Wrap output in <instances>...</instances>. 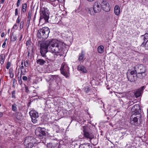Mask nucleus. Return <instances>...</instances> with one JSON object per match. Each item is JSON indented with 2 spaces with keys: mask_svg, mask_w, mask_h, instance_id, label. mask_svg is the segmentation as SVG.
Returning a JSON list of instances; mask_svg holds the SVG:
<instances>
[{
  "mask_svg": "<svg viewBox=\"0 0 148 148\" xmlns=\"http://www.w3.org/2000/svg\"><path fill=\"white\" fill-rule=\"evenodd\" d=\"M24 62H23V61H22L21 62V66H23V64H24Z\"/></svg>",
  "mask_w": 148,
  "mask_h": 148,
  "instance_id": "obj_56",
  "label": "nucleus"
},
{
  "mask_svg": "<svg viewBox=\"0 0 148 148\" xmlns=\"http://www.w3.org/2000/svg\"><path fill=\"white\" fill-rule=\"evenodd\" d=\"M40 21L43 19L46 22L48 21L49 15L47 9L44 8H41L40 10Z\"/></svg>",
  "mask_w": 148,
  "mask_h": 148,
  "instance_id": "obj_2",
  "label": "nucleus"
},
{
  "mask_svg": "<svg viewBox=\"0 0 148 148\" xmlns=\"http://www.w3.org/2000/svg\"><path fill=\"white\" fill-rule=\"evenodd\" d=\"M40 29L38 30L37 34V36L38 38H39L40 39H44L43 38L44 35H43V33L42 34L41 32L40 31Z\"/></svg>",
  "mask_w": 148,
  "mask_h": 148,
  "instance_id": "obj_27",
  "label": "nucleus"
},
{
  "mask_svg": "<svg viewBox=\"0 0 148 148\" xmlns=\"http://www.w3.org/2000/svg\"><path fill=\"white\" fill-rule=\"evenodd\" d=\"M84 89L86 93H88L90 90V87L88 86L84 87Z\"/></svg>",
  "mask_w": 148,
  "mask_h": 148,
  "instance_id": "obj_39",
  "label": "nucleus"
},
{
  "mask_svg": "<svg viewBox=\"0 0 148 148\" xmlns=\"http://www.w3.org/2000/svg\"><path fill=\"white\" fill-rule=\"evenodd\" d=\"M3 115V113L0 112V118Z\"/></svg>",
  "mask_w": 148,
  "mask_h": 148,
  "instance_id": "obj_54",
  "label": "nucleus"
},
{
  "mask_svg": "<svg viewBox=\"0 0 148 148\" xmlns=\"http://www.w3.org/2000/svg\"><path fill=\"white\" fill-rule=\"evenodd\" d=\"M36 133H37V131H36Z\"/></svg>",
  "mask_w": 148,
  "mask_h": 148,
  "instance_id": "obj_64",
  "label": "nucleus"
},
{
  "mask_svg": "<svg viewBox=\"0 0 148 148\" xmlns=\"http://www.w3.org/2000/svg\"><path fill=\"white\" fill-rule=\"evenodd\" d=\"M93 8V10L95 13L99 12L101 9L100 3L97 1L95 2L94 4Z\"/></svg>",
  "mask_w": 148,
  "mask_h": 148,
  "instance_id": "obj_14",
  "label": "nucleus"
},
{
  "mask_svg": "<svg viewBox=\"0 0 148 148\" xmlns=\"http://www.w3.org/2000/svg\"><path fill=\"white\" fill-rule=\"evenodd\" d=\"M34 12L32 10H30L28 13V19H29V21L32 17V16Z\"/></svg>",
  "mask_w": 148,
  "mask_h": 148,
  "instance_id": "obj_36",
  "label": "nucleus"
},
{
  "mask_svg": "<svg viewBox=\"0 0 148 148\" xmlns=\"http://www.w3.org/2000/svg\"><path fill=\"white\" fill-rule=\"evenodd\" d=\"M24 63V65L25 67L28 68L29 66V64L28 61L27 60L25 61Z\"/></svg>",
  "mask_w": 148,
  "mask_h": 148,
  "instance_id": "obj_37",
  "label": "nucleus"
},
{
  "mask_svg": "<svg viewBox=\"0 0 148 148\" xmlns=\"http://www.w3.org/2000/svg\"><path fill=\"white\" fill-rule=\"evenodd\" d=\"M36 14V13H35V15H34V20L35 19Z\"/></svg>",
  "mask_w": 148,
  "mask_h": 148,
  "instance_id": "obj_55",
  "label": "nucleus"
},
{
  "mask_svg": "<svg viewBox=\"0 0 148 148\" xmlns=\"http://www.w3.org/2000/svg\"><path fill=\"white\" fill-rule=\"evenodd\" d=\"M60 0H58V1H60ZM64 0H62H62H61V1H64Z\"/></svg>",
  "mask_w": 148,
  "mask_h": 148,
  "instance_id": "obj_60",
  "label": "nucleus"
},
{
  "mask_svg": "<svg viewBox=\"0 0 148 148\" xmlns=\"http://www.w3.org/2000/svg\"><path fill=\"white\" fill-rule=\"evenodd\" d=\"M101 7L106 12L109 11L110 10V8L109 4L106 1H103L101 3Z\"/></svg>",
  "mask_w": 148,
  "mask_h": 148,
  "instance_id": "obj_11",
  "label": "nucleus"
},
{
  "mask_svg": "<svg viewBox=\"0 0 148 148\" xmlns=\"http://www.w3.org/2000/svg\"><path fill=\"white\" fill-rule=\"evenodd\" d=\"M134 114H133L131 117L130 119V123L131 124L134 125H137L138 124V116H134Z\"/></svg>",
  "mask_w": 148,
  "mask_h": 148,
  "instance_id": "obj_15",
  "label": "nucleus"
},
{
  "mask_svg": "<svg viewBox=\"0 0 148 148\" xmlns=\"http://www.w3.org/2000/svg\"><path fill=\"white\" fill-rule=\"evenodd\" d=\"M87 1H94V0H87Z\"/></svg>",
  "mask_w": 148,
  "mask_h": 148,
  "instance_id": "obj_58",
  "label": "nucleus"
},
{
  "mask_svg": "<svg viewBox=\"0 0 148 148\" xmlns=\"http://www.w3.org/2000/svg\"><path fill=\"white\" fill-rule=\"evenodd\" d=\"M5 0H1L0 3L3 4L4 3Z\"/></svg>",
  "mask_w": 148,
  "mask_h": 148,
  "instance_id": "obj_51",
  "label": "nucleus"
},
{
  "mask_svg": "<svg viewBox=\"0 0 148 148\" xmlns=\"http://www.w3.org/2000/svg\"><path fill=\"white\" fill-rule=\"evenodd\" d=\"M64 47V45L62 42L53 40H48L40 44V53L42 56L45 57L46 53L49 49L50 51L55 53L54 58H56L58 56H61L60 53Z\"/></svg>",
  "mask_w": 148,
  "mask_h": 148,
  "instance_id": "obj_1",
  "label": "nucleus"
},
{
  "mask_svg": "<svg viewBox=\"0 0 148 148\" xmlns=\"http://www.w3.org/2000/svg\"><path fill=\"white\" fill-rule=\"evenodd\" d=\"M36 62L38 64L42 65L45 64L46 61L42 59H40L37 60Z\"/></svg>",
  "mask_w": 148,
  "mask_h": 148,
  "instance_id": "obj_26",
  "label": "nucleus"
},
{
  "mask_svg": "<svg viewBox=\"0 0 148 148\" xmlns=\"http://www.w3.org/2000/svg\"><path fill=\"white\" fill-rule=\"evenodd\" d=\"M27 4L26 3L23 4L22 5V11L23 12H25L26 11Z\"/></svg>",
  "mask_w": 148,
  "mask_h": 148,
  "instance_id": "obj_31",
  "label": "nucleus"
},
{
  "mask_svg": "<svg viewBox=\"0 0 148 148\" xmlns=\"http://www.w3.org/2000/svg\"><path fill=\"white\" fill-rule=\"evenodd\" d=\"M136 73L137 76V78L138 77L140 79H143L146 75L145 73Z\"/></svg>",
  "mask_w": 148,
  "mask_h": 148,
  "instance_id": "obj_21",
  "label": "nucleus"
},
{
  "mask_svg": "<svg viewBox=\"0 0 148 148\" xmlns=\"http://www.w3.org/2000/svg\"><path fill=\"white\" fill-rule=\"evenodd\" d=\"M77 69L78 70L81 71L82 73H86L87 72V70L86 67L82 65H79L78 66Z\"/></svg>",
  "mask_w": 148,
  "mask_h": 148,
  "instance_id": "obj_17",
  "label": "nucleus"
},
{
  "mask_svg": "<svg viewBox=\"0 0 148 148\" xmlns=\"http://www.w3.org/2000/svg\"><path fill=\"white\" fill-rule=\"evenodd\" d=\"M60 71L61 74L66 78L69 76V68L66 64L63 63L62 64L60 68Z\"/></svg>",
  "mask_w": 148,
  "mask_h": 148,
  "instance_id": "obj_3",
  "label": "nucleus"
},
{
  "mask_svg": "<svg viewBox=\"0 0 148 148\" xmlns=\"http://www.w3.org/2000/svg\"><path fill=\"white\" fill-rule=\"evenodd\" d=\"M58 145L53 143H49L47 145L48 148H59L57 147Z\"/></svg>",
  "mask_w": 148,
  "mask_h": 148,
  "instance_id": "obj_25",
  "label": "nucleus"
},
{
  "mask_svg": "<svg viewBox=\"0 0 148 148\" xmlns=\"http://www.w3.org/2000/svg\"><path fill=\"white\" fill-rule=\"evenodd\" d=\"M28 71V68L25 67V68L21 71V75H25L26 73Z\"/></svg>",
  "mask_w": 148,
  "mask_h": 148,
  "instance_id": "obj_32",
  "label": "nucleus"
},
{
  "mask_svg": "<svg viewBox=\"0 0 148 148\" xmlns=\"http://www.w3.org/2000/svg\"><path fill=\"white\" fill-rule=\"evenodd\" d=\"M40 32L43 33L44 35L43 38L44 39L47 38L50 32V30L47 27H44L40 29Z\"/></svg>",
  "mask_w": 148,
  "mask_h": 148,
  "instance_id": "obj_10",
  "label": "nucleus"
},
{
  "mask_svg": "<svg viewBox=\"0 0 148 148\" xmlns=\"http://www.w3.org/2000/svg\"><path fill=\"white\" fill-rule=\"evenodd\" d=\"M83 135L84 136L87 138L89 139L90 140L93 138L94 136L93 134L88 130L84 129L83 130Z\"/></svg>",
  "mask_w": 148,
  "mask_h": 148,
  "instance_id": "obj_9",
  "label": "nucleus"
},
{
  "mask_svg": "<svg viewBox=\"0 0 148 148\" xmlns=\"http://www.w3.org/2000/svg\"><path fill=\"white\" fill-rule=\"evenodd\" d=\"M13 71L12 68H11L9 69V73L10 75V77L11 78H12L14 76Z\"/></svg>",
  "mask_w": 148,
  "mask_h": 148,
  "instance_id": "obj_33",
  "label": "nucleus"
},
{
  "mask_svg": "<svg viewBox=\"0 0 148 148\" xmlns=\"http://www.w3.org/2000/svg\"><path fill=\"white\" fill-rule=\"evenodd\" d=\"M22 79L24 81H27V77L26 76H23L22 77Z\"/></svg>",
  "mask_w": 148,
  "mask_h": 148,
  "instance_id": "obj_47",
  "label": "nucleus"
},
{
  "mask_svg": "<svg viewBox=\"0 0 148 148\" xmlns=\"http://www.w3.org/2000/svg\"><path fill=\"white\" fill-rule=\"evenodd\" d=\"M29 113L32 118V122L33 123H36L37 121V119L39 117L38 113L34 110H31Z\"/></svg>",
  "mask_w": 148,
  "mask_h": 148,
  "instance_id": "obj_6",
  "label": "nucleus"
},
{
  "mask_svg": "<svg viewBox=\"0 0 148 148\" xmlns=\"http://www.w3.org/2000/svg\"><path fill=\"white\" fill-rule=\"evenodd\" d=\"M11 65V63L10 62H8L6 64V68L8 69H9L10 67V66Z\"/></svg>",
  "mask_w": 148,
  "mask_h": 148,
  "instance_id": "obj_41",
  "label": "nucleus"
},
{
  "mask_svg": "<svg viewBox=\"0 0 148 148\" xmlns=\"http://www.w3.org/2000/svg\"><path fill=\"white\" fill-rule=\"evenodd\" d=\"M40 134H38V135L40 136H44L46 134V133L45 131L42 130H40Z\"/></svg>",
  "mask_w": 148,
  "mask_h": 148,
  "instance_id": "obj_38",
  "label": "nucleus"
},
{
  "mask_svg": "<svg viewBox=\"0 0 148 148\" xmlns=\"http://www.w3.org/2000/svg\"><path fill=\"white\" fill-rule=\"evenodd\" d=\"M141 115H140V117H141Z\"/></svg>",
  "mask_w": 148,
  "mask_h": 148,
  "instance_id": "obj_63",
  "label": "nucleus"
},
{
  "mask_svg": "<svg viewBox=\"0 0 148 148\" xmlns=\"http://www.w3.org/2000/svg\"><path fill=\"white\" fill-rule=\"evenodd\" d=\"M18 14V9L16 8L15 10V16H17Z\"/></svg>",
  "mask_w": 148,
  "mask_h": 148,
  "instance_id": "obj_48",
  "label": "nucleus"
},
{
  "mask_svg": "<svg viewBox=\"0 0 148 148\" xmlns=\"http://www.w3.org/2000/svg\"><path fill=\"white\" fill-rule=\"evenodd\" d=\"M85 54L84 51L83 50H82L81 53L79 54L78 60L80 61H83L85 59Z\"/></svg>",
  "mask_w": 148,
  "mask_h": 148,
  "instance_id": "obj_16",
  "label": "nucleus"
},
{
  "mask_svg": "<svg viewBox=\"0 0 148 148\" xmlns=\"http://www.w3.org/2000/svg\"><path fill=\"white\" fill-rule=\"evenodd\" d=\"M20 16H18L16 20V23H19L20 22Z\"/></svg>",
  "mask_w": 148,
  "mask_h": 148,
  "instance_id": "obj_44",
  "label": "nucleus"
},
{
  "mask_svg": "<svg viewBox=\"0 0 148 148\" xmlns=\"http://www.w3.org/2000/svg\"><path fill=\"white\" fill-rule=\"evenodd\" d=\"M128 80L131 82H135L137 79V76L134 70L131 71L127 74Z\"/></svg>",
  "mask_w": 148,
  "mask_h": 148,
  "instance_id": "obj_4",
  "label": "nucleus"
},
{
  "mask_svg": "<svg viewBox=\"0 0 148 148\" xmlns=\"http://www.w3.org/2000/svg\"><path fill=\"white\" fill-rule=\"evenodd\" d=\"M59 1L58 0H53L51 2V4L54 6H56L58 4Z\"/></svg>",
  "mask_w": 148,
  "mask_h": 148,
  "instance_id": "obj_35",
  "label": "nucleus"
},
{
  "mask_svg": "<svg viewBox=\"0 0 148 148\" xmlns=\"http://www.w3.org/2000/svg\"><path fill=\"white\" fill-rule=\"evenodd\" d=\"M12 110L14 112L17 111V105L15 103H13L12 106Z\"/></svg>",
  "mask_w": 148,
  "mask_h": 148,
  "instance_id": "obj_34",
  "label": "nucleus"
},
{
  "mask_svg": "<svg viewBox=\"0 0 148 148\" xmlns=\"http://www.w3.org/2000/svg\"><path fill=\"white\" fill-rule=\"evenodd\" d=\"M24 21H22L20 23V29H21L23 28V25H24Z\"/></svg>",
  "mask_w": 148,
  "mask_h": 148,
  "instance_id": "obj_43",
  "label": "nucleus"
},
{
  "mask_svg": "<svg viewBox=\"0 0 148 148\" xmlns=\"http://www.w3.org/2000/svg\"><path fill=\"white\" fill-rule=\"evenodd\" d=\"M21 1V0H18L16 4V6L17 7H19L20 5Z\"/></svg>",
  "mask_w": 148,
  "mask_h": 148,
  "instance_id": "obj_45",
  "label": "nucleus"
},
{
  "mask_svg": "<svg viewBox=\"0 0 148 148\" xmlns=\"http://www.w3.org/2000/svg\"><path fill=\"white\" fill-rule=\"evenodd\" d=\"M1 106V104L0 103V107Z\"/></svg>",
  "mask_w": 148,
  "mask_h": 148,
  "instance_id": "obj_62",
  "label": "nucleus"
},
{
  "mask_svg": "<svg viewBox=\"0 0 148 148\" xmlns=\"http://www.w3.org/2000/svg\"><path fill=\"white\" fill-rule=\"evenodd\" d=\"M22 35H21L20 36V39H19V40H21V39H22Z\"/></svg>",
  "mask_w": 148,
  "mask_h": 148,
  "instance_id": "obj_57",
  "label": "nucleus"
},
{
  "mask_svg": "<svg viewBox=\"0 0 148 148\" xmlns=\"http://www.w3.org/2000/svg\"><path fill=\"white\" fill-rule=\"evenodd\" d=\"M120 12V9L118 5H116L114 8V12L115 14L117 16L119 15Z\"/></svg>",
  "mask_w": 148,
  "mask_h": 148,
  "instance_id": "obj_20",
  "label": "nucleus"
},
{
  "mask_svg": "<svg viewBox=\"0 0 148 148\" xmlns=\"http://www.w3.org/2000/svg\"><path fill=\"white\" fill-rule=\"evenodd\" d=\"M140 37L143 40V42L141 45L142 47H145L147 48L148 50V33H146L143 35H142Z\"/></svg>",
  "mask_w": 148,
  "mask_h": 148,
  "instance_id": "obj_7",
  "label": "nucleus"
},
{
  "mask_svg": "<svg viewBox=\"0 0 148 148\" xmlns=\"http://www.w3.org/2000/svg\"><path fill=\"white\" fill-rule=\"evenodd\" d=\"M1 121H0V126H1Z\"/></svg>",
  "mask_w": 148,
  "mask_h": 148,
  "instance_id": "obj_61",
  "label": "nucleus"
},
{
  "mask_svg": "<svg viewBox=\"0 0 148 148\" xmlns=\"http://www.w3.org/2000/svg\"><path fill=\"white\" fill-rule=\"evenodd\" d=\"M8 40V39L7 38H6L5 39V41H5V42H6V41H7Z\"/></svg>",
  "mask_w": 148,
  "mask_h": 148,
  "instance_id": "obj_59",
  "label": "nucleus"
},
{
  "mask_svg": "<svg viewBox=\"0 0 148 148\" xmlns=\"http://www.w3.org/2000/svg\"><path fill=\"white\" fill-rule=\"evenodd\" d=\"M145 87L143 86L137 89L134 92V94L136 97L137 98L140 96L143 93V91L144 90Z\"/></svg>",
  "mask_w": 148,
  "mask_h": 148,
  "instance_id": "obj_13",
  "label": "nucleus"
},
{
  "mask_svg": "<svg viewBox=\"0 0 148 148\" xmlns=\"http://www.w3.org/2000/svg\"><path fill=\"white\" fill-rule=\"evenodd\" d=\"M18 82L20 84H21L22 83V81L21 78L20 79L18 80Z\"/></svg>",
  "mask_w": 148,
  "mask_h": 148,
  "instance_id": "obj_50",
  "label": "nucleus"
},
{
  "mask_svg": "<svg viewBox=\"0 0 148 148\" xmlns=\"http://www.w3.org/2000/svg\"><path fill=\"white\" fill-rule=\"evenodd\" d=\"M24 68H25V67L23 66H21L20 68H21V71L22 70H23Z\"/></svg>",
  "mask_w": 148,
  "mask_h": 148,
  "instance_id": "obj_53",
  "label": "nucleus"
},
{
  "mask_svg": "<svg viewBox=\"0 0 148 148\" xmlns=\"http://www.w3.org/2000/svg\"><path fill=\"white\" fill-rule=\"evenodd\" d=\"M26 44L27 46H28L27 49L31 47L32 49V41L30 40H27L26 42Z\"/></svg>",
  "mask_w": 148,
  "mask_h": 148,
  "instance_id": "obj_30",
  "label": "nucleus"
},
{
  "mask_svg": "<svg viewBox=\"0 0 148 148\" xmlns=\"http://www.w3.org/2000/svg\"><path fill=\"white\" fill-rule=\"evenodd\" d=\"M145 68L142 65H137L134 68V71L136 73H145Z\"/></svg>",
  "mask_w": 148,
  "mask_h": 148,
  "instance_id": "obj_8",
  "label": "nucleus"
},
{
  "mask_svg": "<svg viewBox=\"0 0 148 148\" xmlns=\"http://www.w3.org/2000/svg\"><path fill=\"white\" fill-rule=\"evenodd\" d=\"M5 35V33L4 32H3L1 34V37H4V36Z\"/></svg>",
  "mask_w": 148,
  "mask_h": 148,
  "instance_id": "obj_52",
  "label": "nucleus"
},
{
  "mask_svg": "<svg viewBox=\"0 0 148 148\" xmlns=\"http://www.w3.org/2000/svg\"><path fill=\"white\" fill-rule=\"evenodd\" d=\"M18 25L16 24H14V26L12 27V29H17V27H18Z\"/></svg>",
  "mask_w": 148,
  "mask_h": 148,
  "instance_id": "obj_46",
  "label": "nucleus"
},
{
  "mask_svg": "<svg viewBox=\"0 0 148 148\" xmlns=\"http://www.w3.org/2000/svg\"><path fill=\"white\" fill-rule=\"evenodd\" d=\"M6 42L5 41H4L2 45V47L3 48H5V45H6Z\"/></svg>",
  "mask_w": 148,
  "mask_h": 148,
  "instance_id": "obj_49",
  "label": "nucleus"
},
{
  "mask_svg": "<svg viewBox=\"0 0 148 148\" xmlns=\"http://www.w3.org/2000/svg\"><path fill=\"white\" fill-rule=\"evenodd\" d=\"M85 10L87 12L91 15H94L95 13L93 10V8L91 7L86 8Z\"/></svg>",
  "mask_w": 148,
  "mask_h": 148,
  "instance_id": "obj_18",
  "label": "nucleus"
},
{
  "mask_svg": "<svg viewBox=\"0 0 148 148\" xmlns=\"http://www.w3.org/2000/svg\"><path fill=\"white\" fill-rule=\"evenodd\" d=\"M5 56L4 54L0 55V63L2 65L4 63Z\"/></svg>",
  "mask_w": 148,
  "mask_h": 148,
  "instance_id": "obj_24",
  "label": "nucleus"
},
{
  "mask_svg": "<svg viewBox=\"0 0 148 148\" xmlns=\"http://www.w3.org/2000/svg\"><path fill=\"white\" fill-rule=\"evenodd\" d=\"M82 8V6L80 4L79 7L78 9L77 10H75V12H79L81 10Z\"/></svg>",
  "mask_w": 148,
  "mask_h": 148,
  "instance_id": "obj_42",
  "label": "nucleus"
},
{
  "mask_svg": "<svg viewBox=\"0 0 148 148\" xmlns=\"http://www.w3.org/2000/svg\"><path fill=\"white\" fill-rule=\"evenodd\" d=\"M15 93L16 92L14 90L12 91V98L14 99L16 98Z\"/></svg>",
  "mask_w": 148,
  "mask_h": 148,
  "instance_id": "obj_40",
  "label": "nucleus"
},
{
  "mask_svg": "<svg viewBox=\"0 0 148 148\" xmlns=\"http://www.w3.org/2000/svg\"><path fill=\"white\" fill-rule=\"evenodd\" d=\"M25 91L28 93H29L32 92V90L34 88L33 86H30L28 87L26 85L25 86Z\"/></svg>",
  "mask_w": 148,
  "mask_h": 148,
  "instance_id": "obj_23",
  "label": "nucleus"
},
{
  "mask_svg": "<svg viewBox=\"0 0 148 148\" xmlns=\"http://www.w3.org/2000/svg\"><path fill=\"white\" fill-rule=\"evenodd\" d=\"M33 138L29 136L25 138L24 142V144L26 148H32L34 146L33 144Z\"/></svg>",
  "mask_w": 148,
  "mask_h": 148,
  "instance_id": "obj_5",
  "label": "nucleus"
},
{
  "mask_svg": "<svg viewBox=\"0 0 148 148\" xmlns=\"http://www.w3.org/2000/svg\"><path fill=\"white\" fill-rule=\"evenodd\" d=\"M104 47L103 45H101L99 46L98 48V51L99 53H102L104 51Z\"/></svg>",
  "mask_w": 148,
  "mask_h": 148,
  "instance_id": "obj_28",
  "label": "nucleus"
},
{
  "mask_svg": "<svg viewBox=\"0 0 148 148\" xmlns=\"http://www.w3.org/2000/svg\"><path fill=\"white\" fill-rule=\"evenodd\" d=\"M53 81H55L56 84H58V83L60 81V78L58 75H52L51 76V79Z\"/></svg>",
  "mask_w": 148,
  "mask_h": 148,
  "instance_id": "obj_19",
  "label": "nucleus"
},
{
  "mask_svg": "<svg viewBox=\"0 0 148 148\" xmlns=\"http://www.w3.org/2000/svg\"><path fill=\"white\" fill-rule=\"evenodd\" d=\"M16 36L13 33L10 34V40L12 42L15 41L16 40Z\"/></svg>",
  "mask_w": 148,
  "mask_h": 148,
  "instance_id": "obj_29",
  "label": "nucleus"
},
{
  "mask_svg": "<svg viewBox=\"0 0 148 148\" xmlns=\"http://www.w3.org/2000/svg\"><path fill=\"white\" fill-rule=\"evenodd\" d=\"M91 146L89 143H84L80 145L79 148H90Z\"/></svg>",
  "mask_w": 148,
  "mask_h": 148,
  "instance_id": "obj_22",
  "label": "nucleus"
},
{
  "mask_svg": "<svg viewBox=\"0 0 148 148\" xmlns=\"http://www.w3.org/2000/svg\"><path fill=\"white\" fill-rule=\"evenodd\" d=\"M131 110L136 114H139L141 112L140 106L138 104H136L133 106Z\"/></svg>",
  "mask_w": 148,
  "mask_h": 148,
  "instance_id": "obj_12",
  "label": "nucleus"
}]
</instances>
